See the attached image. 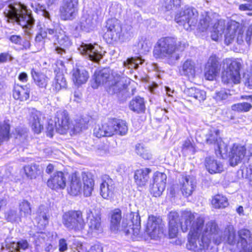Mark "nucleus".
I'll use <instances>...</instances> for the list:
<instances>
[{
    "instance_id": "obj_1",
    "label": "nucleus",
    "mask_w": 252,
    "mask_h": 252,
    "mask_svg": "<svg viewBox=\"0 0 252 252\" xmlns=\"http://www.w3.org/2000/svg\"><path fill=\"white\" fill-rule=\"evenodd\" d=\"M185 44L173 37L159 39L155 47L153 53L157 58L165 59L169 64H174L180 59L178 51H183Z\"/></svg>"
},
{
    "instance_id": "obj_2",
    "label": "nucleus",
    "mask_w": 252,
    "mask_h": 252,
    "mask_svg": "<svg viewBox=\"0 0 252 252\" xmlns=\"http://www.w3.org/2000/svg\"><path fill=\"white\" fill-rule=\"evenodd\" d=\"M3 13L8 20L15 21L24 29H31L34 24V20L30 12L20 2L7 1Z\"/></svg>"
},
{
    "instance_id": "obj_3",
    "label": "nucleus",
    "mask_w": 252,
    "mask_h": 252,
    "mask_svg": "<svg viewBox=\"0 0 252 252\" xmlns=\"http://www.w3.org/2000/svg\"><path fill=\"white\" fill-rule=\"evenodd\" d=\"M128 127L125 121L117 119H108L97 125L94 130V135L98 138L111 136L114 134L125 135Z\"/></svg>"
},
{
    "instance_id": "obj_4",
    "label": "nucleus",
    "mask_w": 252,
    "mask_h": 252,
    "mask_svg": "<svg viewBox=\"0 0 252 252\" xmlns=\"http://www.w3.org/2000/svg\"><path fill=\"white\" fill-rule=\"evenodd\" d=\"M223 71L222 74V81L227 85L238 84L241 82L240 71L242 65L241 62L231 59L227 58L223 61Z\"/></svg>"
},
{
    "instance_id": "obj_5",
    "label": "nucleus",
    "mask_w": 252,
    "mask_h": 252,
    "mask_svg": "<svg viewBox=\"0 0 252 252\" xmlns=\"http://www.w3.org/2000/svg\"><path fill=\"white\" fill-rule=\"evenodd\" d=\"M62 222L68 230L78 232L84 229L86 223L83 213L80 210L65 212L62 217Z\"/></svg>"
},
{
    "instance_id": "obj_6",
    "label": "nucleus",
    "mask_w": 252,
    "mask_h": 252,
    "mask_svg": "<svg viewBox=\"0 0 252 252\" xmlns=\"http://www.w3.org/2000/svg\"><path fill=\"white\" fill-rule=\"evenodd\" d=\"M198 13L195 8L188 7L182 10L175 15V21L186 30L195 27L198 21Z\"/></svg>"
},
{
    "instance_id": "obj_7",
    "label": "nucleus",
    "mask_w": 252,
    "mask_h": 252,
    "mask_svg": "<svg viewBox=\"0 0 252 252\" xmlns=\"http://www.w3.org/2000/svg\"><path fill=\"white\" fill-rule=\"evenodd\" d=\"M204 141L209 145H215L216 154L217 156L223 158V154L227 151V145L222 141L220 135V130L214 127H210L205 134Z\"/></svg>"
},
{
    "instance_id": "obj_8",
    "label": "nucleus",
    "mask_w": 252,
    "mask_h": 252,
    "mask_svg": "<svg viewBox=\"0 0 252 252\" xmlns=\"http://www.w3.org/2000/svg\"><path fill=\"white\" fill-rule=\"evenodd\" d=\"M141 220L138 212H131L122 222V230L126 234L131 233L134 235L139 234L141 227Z\"/></svg>"
},
{
    "instance_id": "obj_9",
    "label": "nucleus",
    "mask_w": 252,
    "mask_h": 252,
    "mask_svg": "<svg viewBox=\"0 0 252 252\" xmlns=\"http://www.w3.org/2000/svg\"><path fill=\"white\" fill-rule=\"evenodd\" d=\"M56 130L61 134H66L71 131L72 124L70 123L67 112L64 110L58 111L54 118Z\"/></svg>"
},
{
    "instance_id": "obj_10",
    "label": "nucleus",
    "mask_w": 252,
    "mask_h": 252,
    "mask_svg": "<svg viewBox=\"0 0 252 252\" xmlns=\"http://www.w3.org/2000/svg\"><path fill=\"white\" fill-rule=\"evenodd\" d=\"M244 31L239 26V24L232 22L228 24L225 32L224 42L228 45L233 41L235 37L237 36L236 41L238 44H242L244 42Z\"/></svg>"
},
{
    "instance_id": "obj_11",
    "label": "nucleus",
    "mask_w": 252,
    "mask_h": 252,
    "mask_svg": "<svg viewBox=\"0 0 252 252\" xmlns=\"http://www.w3.org/2000/svg\"><path fill=\"white\" fill-rule=\"evenodd\" d=\"M78 0H63L60 8L61 17L63 20L73 19L78 11Z\"/></svg>"
},
{
    "instance_id": "obj_12",
    "label": "nucleus",
    "mask_w": 252,
    "mask_h": 252,
    "mask_svg": "<svg viewBox=\"0 0 252 252\" xmlns=\"http://www.w3.org/2000/svg\"><path fill=\"white\" fill-rule=\"evenodd\" d=\"M86 215V219L88 220L89 232L92 233H99L102 232L103 228L99 211L94 213L91 209H87Z\"/></svg>"
},
{
    "instance_id": "obj_13",
    "label": "nucleus",
    "mask_w": 252,
    "mask_h": 252,
    "mask_svg": "<svg viewBox=\"0 0 252 252\" xmlns=\"http://www.w3.org/2000/svg\"><path fill=\"white\" fill-rule=\"evenodd\" d=\"M78 50L81 54L94 62H99L103 56L102 49L98 45L94 46L91 44L82 43L78 47Z\"/></svg>"
},
{
    "instance_id": "obj_14",
    "label": "nucleus",
    "mask_w": 252,
    "mask_h": 252,
    "mask_svg": "<svg viewBox=\"0 0 252 252\" xmlns=\"http://www.w3.org/2000/svg\"><path fill=\"white\" fill-rule=\"evenodd\" d=\"M252 154L246 153L245 146L234 144L229 153V161L232 166H235L240 163L245 156L250 157Z\"/></svg>"
},
{
    "instance_id": "obj_15",
    "label": "nucleus",
    "mask_w": 252,
    "mask_h": 252,
    "mask_svg": "<svg viewBox=\"0 0 252 252\" xmlns=\"http://www.w3.org/2000/svg\"><path fill=\"white\" fill-rule=\"evenodd\" d=\"M56 36L58 44L60 45L55 48L56 52L63 58L67 60H68L69 58L65 55L66 54V49L69 47L72 44L70 38L66 32L62 30H60Z\"/></svg>"
},
{
    "instance_id": "obj_16",
    "label": "nucleus",
    "mask_w": 252,
    "mask_h": 252,
    "mask_svg": "<svg viewBox=\"0 0 252 252\" xmlns=\"http://www.w3.org/2000/svg\"><path fill=\"white\" fill-rule=\"evenodd\" d=\"M167 176L165 173L156 172L153 176V184L151 189V192L155 197L161 195L165 189Z\"/></svg>"
},
{
    "instance_id": "obj_17",
    "label": "nucleus",
    "mask_w": 252,
    "mask_h": 252,
    "mask_svg": "<svg viewBox=\"0 0 252 252\" xmlns=\"http://www.w3.org/2000/svg\"><path fill=\"white\" fill-rule=\"evenodd\" d=\"M220 65L219 58L216 55L209 58L205 68V77L208 80H213L220 71Z\"/></svg>"
},
{
    "instance_id": "obj_18",
    "label": "nucleus",
    "mask_w": 252,
    "mask_h": 252,
    "mask_svg": "<svg viewBox=\"0 0 252 252\" xmlns=\"http://www.w3.org/2000/svg\"><path fill=\"white\" fill-rule=\"evenodd\" d=\"M127 87L125 78L120 75H116L113 76L109 81L107 90L111 94H123L126 92Z\"/></svg>"
},
{
    "instance_id": "obj_19",
    "label": "nucleus",
    "mask_w": 252,
    "mask_h": 252,
    "mask_svg": "<svg viewBox=\"0 0 252 252\" xmlns=\"http://www.w3.org/2000/svg\"><path fill=\"white\" fill-rule=\"evenodd\" d=\"M113 77V75H110L109 70L107 68L95 71L93 78L94 80V83L92 84L93 88L96 89L99 85H104L107 88L109 81Z\"/></svg>"
},
{
    "instance_id": "obj_20",
    "label": "nucleus",
    "mask_w": 252,
    "mask_h": 252,
    "mask_svg": "<svg viewBox=\"0 0 252 252\" xmlns=\"http://www.w3.org/2000/svg\"><path fill=\"white\" fill-rule=\"evenodd\" d=\"M217 17L216 14L206 11L202 12L198 25L199 30L202 32L211 31L214 23L217 21Z\"/></svg>"
},
{
    "instance_id": "obj_21",
    "label": "nucleus",
    "mask_w": 252,
    "mask_h": 252,
    "mask_svg": "<svg viewBox=\"0 0 252 252\" xmlns=\"http://www.w3.org/2000/svg\"><path fill=\"white\" fill-rule=\"evenodd\" d=\"M195 179L190 176H183L180 180V188L183 195L189 196L196 188Z\"/></svg>"
},
{
    "instance_id": "obj_22",
    "label": "nucleus",
    "mask_w": 252,
    "mask_h": 252,
    "mask_svg": "<svg viewBox=\"0 0 252 252\" xmlns=\"http://www.w3.org/2000/svg\"><path fill=\"white\" fill-rule=\"evenodd\" d=\"M47 186L53 189H63L66 185V177L61 171L55 172L48 179Z\"/></svg>"
},
{
    "instance_id": "obj_23",
    "label": "nucleus",
    "mask_w": 252,
    "mask_h": 252,
    "mask_svg": "<svg viewBox=\"0 0 252 252\" xmlns=\"http://www.w3.org/2000/svg\"><path fill=\"white\" fill-rule=\"evenodd\" d=\"M161 220L154 216L149 217L147 224V231L151 237H158L162 233L161 227Z\"/></svg>"
},
{
    "instance_id": "obj_24",
    "label": "nucleus",
    "mask_w": 252,
    "mask_h": 252,
    "mask_svg": "<svg viewBox=\"0 0 252 252\" xmlns=\"http://www.w3.org/2000/svg\"><path fill=\"white\" fill-rule=\"evenodd\" d=\"M120 26L118 21L116 19H111L107 21L105 30L106 31L104 34V38L108 40H112L115 35L119 33Z\"/></svg>"
},
{
    "instance_id": "obj_25",
    "label": "nucleus",
    "mask_w": 252,
    "mask_h": 252,
    "mask_svg": "<svg viewBox=\"0 0 252 252\" xmlns=\"http://www.w3.org/2000/svg\"><path fill=\"white\" fill-rule=\"evenodd\" d=\"M183 92L189 101L198 100L201 102L206 98V92L195 87L186 88Z\"/></svg>"
},
{
    "instance_id": "obj_26",
    "label": "nucleus",
    "mask_w": 252,
    "mask_h": 252,
    "mask_svg": "<svg viewBox=\"0 0 252 252\" xmlns=\"http://www.w3.org/2000/svg\"><path fill=\"white\" fill-rule=\"evenodd\" d=\"M41 113L35 109H32L30 112V124L32 129L36 133H39L43 126L41 122Z\"/></svg>"
},
{
    "instance_id": "obj_27",
    "label": "nucleus",
    "mask_w": 252,
    "mask_h": 252,
    "mask_svg": "<svg viewBox=\"0 0 252 252\" xmlns=\"http://www.w3.org/2000/svg\"><path fill=\"white\" fill-rule=\"evenodd\" d=\"M31 85L27 84L25 86L15 85L13 89V96L17 100L24 101L30 97Z\"/></svg>"
},
{
    "instance_id": "obj_28",
    "label": "nucleus",
    "mask_w": 252,
    "mask_h": 252,
    "mask_svg": "<svg viewBox=\"0 0 252 252\" xmlns=\"http://www.w3.org/2000/svg\"><path fill=\"white\" fill-rule=\"evenodd\" d=\"M72 80L76 85L85 84L89 78V73L82 67H76L73 69Z\"/></svg>"
},
{
    "instance_id": "obj_29",
    "label": "nucleus",
    "mask_w": 252,
    "mask_h": 252,
    "mask_svg": "<svg viewBox=\"0 0 252 252\" xmlns=\"http://www.w3.org/2000/svg\"><path fill=\"white\" fill-rule=\"evenodd\" d=\"M251 243L252 237L250 231L247 229L240 230L238 231V244H240L242 248L246 250L248 246H249L248 249L252 248Z\"/></svg>"
},
{
    "instance_id": "obj_30",
    "label": "nucleus",
    "mask_w": 252,
    "mask_h": 252,
    "mask_svg": "<svg viewBox=\"0 0 252 252\" xmlns=\"http://www.w3.org/2000/svg\"><path fill=\"white\" fill-rule=\"evenodd\" d=\"M225 21L223 20H218L214 23L210 32H212L211 37L213 40L218 41L221 37L222 34L224 32L225 27Z\"/></svg>"
},
{
    "instance_id": "obj_31",
    "label": "nucleus",
    "mask_w": 252,
    "mask_h": 252,
    "mask_svg": "<svg viewBox=\"0 0 252 252\" xmlns=\"http://www.w3.org/2000/svg\"><path fill=\"white\" fill-rule=\"evenodd\" d=\"M151 172V170L148 168L136 170L134 176L136 184L140 187L145 186L149 179V174Z\"/></svg>"
},
{
    "instance_id": "obj_32",
    "label": "nucleus",
    "mask_w": 252,
    "mask_h": 252,
    "mask_svg": "<svg viewBox=\"0 0 252 252\" xmlns=\"http://www.w3.org/2000/svg\"><path fill=\"white\" fill-rule=\"evenodd\" d=\"M6 239L5 241L4 245L6 248L11 252H23L29 248V243L27 240H21L17 243L14 242H8ZM3 244L2 247H3Z\"/></svg>"
},
{
    "instance_id": "obj_33",
    "label": "nucleus",
    "mask_w": 252,
    "mask_h": 252,
    "mask_svg": "<svg viewBox=\"0 0 252 252\" xmlns=\"http://www.w3.org/2000/svg\"><path fill=\"white\" fill-rule=\"evenodd\" d=\"M205 165L206 169L211 174L220 173L223 170L222 164L211 157L206 158Z\"/></svg>"
},
{
    "instance_id": "obj_34",
    "label": "nucleus",
    "mask_w": 252,
    "mask_h": 252,
    "mask_svg": "<svg viewBox=\"0 0 252 252\" xmlns=\"http://www.w3.org/2000/svg\"><path fill=\"white\" fill-rule=\"evenodd\" d=\"M110 228L112 231H122V225L120 226V222L122 220V213L119 209L112 210L110 213Z\"/></svg>"
},
{
    "instance_id": "obj_35",
    "label": "nucleus",
    "mask_w": 252,
    "mask_h": 252,
    "mask_svg": "<svg viewBox=\"0 0 252 252\" xmlns=\"http://www.w3.org/2000/svg\"><path fill=\"white\" fill-rule=\"evenodd\" d=\"M32 77L35 84L40 88H45L49 81V78L43 73L36 71L32 69L31 71Z\"/></svg>"
},
{
    "instance_id": "obj_36",
    "label": "nucleus",
    "mask_w": 252,
    "mask_h": 252,
    "mask_svg": "<svg viewBox=\"0 0 252 252\" xmlns=\"http://www.w3.org/2000/svg\"><path fill=\"white\" fill-rule=\"evenodd\" d=\"M180 72L182 75L188 77H194L195 74L194 62L191 60H187L183 63L181 69H180Z\"/></svg>"
},
{
    "instance_id": "obj_37",
    "label": "nucleus",
    "mask_w": 252,
    "mask_h": 252,
    "mask_svg": "<svg viewBox=\"0 0 252 252\" xmlns=\"http://www.w3.org/2000/svg\"><path fill=\"white\" fill-rule=\"evenodd\" d=\"M129 107L131 110L137 113L144 112L145 105L143 98L140 96L133 98L129 102Z\"/></svg>"
},
{
    "instance_id": "obj_38",
    "label": "nucleus",
    "mask_w": 252,
    "mask_h": 252,
    "mask_svg": "<svg viewBox=\"0 0 252 252\" xmlns=\"http://www.w3.org/2000/svg\"><path fill=\"white\" fill-rule=\"evenodd\" d=\"M10 129V121L9 120H4L0 122V144L9 139Z\"/></svg>"
},
{
    "instance_id": "obj_39",
    "label": "nucleus",
    "mask_w": 252,
    "mask_h": 252,
    "mask_svg": "<svg viewBox=\"0 0 252 252\" xmlns=\"http://www.w3.org/2000/svg\"><path fill=\"white\" fill-rule=\"evenodd\" d=\"M67 83L64 75L62 72H58L56 75L52 88L54 92H57L66 87Z\"/></svg>"
},
{
    "instance_id": "obj_40",
    "label": "nucleus",
    "mask_w": 252,
    "mask_h": 252,
    "mask_svg": "<svg viewBox=\"0 0 252 252\" xmlns=\"http://www.w3.org/2000/svg\"><path fill=\"white\" fill-rule=\"evenodd\" d=\"M82 189V183L79 177L76 174L72 175L70 184L69 193L76 195L80 192Z\"/></svg>"
},
{
    "instance_id": "obj_41",
    "label": "nucleus",
    "mask_w": 252,
    "mask_h": 252,
    "mask_svg": "<svg viewBox=\"0 0 252 252\" xmlns=\"http://www.w3.org/2000/svg\"><path fill=\"white\" fill-rule=\"evenodd\" d=\"M90 119L91 118L89 117H85L77 120L75 124L74 125H72L71 131L73 133H78L82 130V129L86 128Z\"/></svg>"
},
{
    "instance_id": "obj_42",
    "label": "nucleus",
    "mask_w": 252,
    "mask_h": 252,
    "mask_svg": "<svg viewBox=\"0 0 252 252\" xmlns=\"http://www.w3.org/2000/svg\"><path fill=\"white\" fill-rule=\"evenodd\" d=\"M212 204L214 208L220 209L227 207L228 205V202L225 196L221 194H217L213 197Z\"/></svg>"
},
{
    "instance_id": "obj_43",
    "label": "nucleus",
    "mask_w": 252,
    "mask_h": 252,
    "mask_svg": "<svg viewBox=\"0 0 252 252\" xmlns=\"http://www.w3.org/2000/svg\"><path fill=\"white\" fill-rule=\"evenodd\" d=\"M49 216L47 215L46 211H41L39 208L37 216L35 218V221L38 224V226L40 228L45 227L48 224Z\"/></svg>"
},
{
    "instance_id": "obj_44",
    "label": "nucleus",
    "mask_w": 252,
    "mask_h": 252,
    "mask_svg": "<svg viewBox=\"0 0 252 252\" xmlns=\"http://www.w3.org/2000/svg\"><path fill=\"white\" fill-rule=\"evenodd\" d=\"M113 187L108 182L103 181L100 186V194L103 198L109 199L113 194Z\"/></svg>"
},
{
    "instance_id": "obj_45",
    "label": "nucleus",
    "mask_w": 252,
    "mask_h": 252,
    "mask_svg": "<svg viewBox=\"0 0 252 252\" xmlns=\"http://www.w3.org/2000/svg\"><path fill=\"white\" fill-rule=\"evenodd\" d=\"M94 25L92 17L89 15H83L80 21V27L82 30L89 32L92 29Z\"/></svg>"
},
{
    "instance_id": "obj_46",
    "label": "nucleus",
    "mask_w": 252,
    "mask_h": 252,
    "mask_svg": "<svg viewBox=\"0 0 252 252\" xmlns=\"http://www.w3.org/2000/svg\"><path fill=\"white\" fill-rule=\"evenodd\" d=\"M223 235H222V237H224L223 241L225 240L226 237H227L226 241L229 244L233 245L236 243L237 240L235 230L233 226H229L226 228L224 230Z\"/></svg>"
},
{
    "instance_id": "obj_47",
    "label": "nucleus",
    "mask_w": 252,
    "mask_h": 252,
    "mask_svg": "<svg viewBox=\"0 0 252 252\" xmlns=\"http://www.w3.org/2000/svg\"><path fill=\"white\" fill-rule=\"evenodd\" d=\"M144 62V60L141 59L139 57H132L128 58L126 61L124 62L123 64L124 66L128 68L137 69L139 67V64H141Z\"/></svg>"
},
{
    "instance_id": "obj_48",
    "label": "nucleus",
    "mask_w": 252,
    "mask_h": 252,
    "mask_svg": "<svg viewBox=\"0 0 252 252\" xmlns=\"http://www.w3.org/2000/svg\"><path fill=\"white\" fill-rule=\"evenodd\" d=\"M24 171L27 176L31 179L35 178L40 173L39 166L35 164L25 166Z\"/></svg>"
},
{
    "instance_id": "obj_49",
    "label": "nucleus",
    "mask_w": 252,
    "mask_h": 252,
    "mask_svg": "<svg viewBox=\"0 0 252 252\" xmlns=\"http://www.w3.org/2000/svg\"><path fill=\"white\" fill-rule=\"evenodd\" d=\"M19 211L21 216L27 218L31 215V204L27 200H23L19 204Z\"/></svg>"
},
{
    "instance_id": "obj_50",
    "label": "nucleus",
    "mask_w": 252,
    "mask_h": 252,
    "mask_svg": "<svg viewBox=\"0 0 252 252\" xmlns=\"http://www.w3.org/2000/svg\"><path fill=\"white\" fill-rule=\"evenodd\" d=\"M252 108V104L248 102L238 103L231 106L232 110L239 112H247L250 111Z\"/></svg>"
},
{
    "instance_id": "obj_51",
    "label": "nucleus",
    "mask_w": 252,
    "mask_h": 252,
    "mask_svg": "<svg viewBox=\"0 0 252 252\" xmlns=\"http://www.w3.org/2000/svg\"><path fill=\"white\" fill-rule=\"evenodd\" d=\"M136 153L145 159H150L152 158V155L149 150L141 144H138L136 146Z\"/></svg>"
},
{
    "instance_id": "obj_52",
    "label": "nucleus",
    "mask_w": 252,
    "mask_h": 252,
    "mask_svg": "<svg viewBox=\"0 0 252 252\" xmlns=\"http://www.w3.org/2000/svg\"><path fill=\"white\" fill-rule=\"evenodd\" d=\"M230 92L229 90L221 89L216 91L213 97L217 102L222 101L231 95Z\"/></svg>"
},
{
    "instance_id": "obj_53",
    "label": "nucleus",
    "mask_w": 252,
    "mask_h": 252,
    "mask_svg": "<svg viewBox=\"0 0 252 252\" xmlns=\"http://www.w3.org/2000/svg\"><path fill=\"white\" fill-rule=\"evenodd\" d=\"M187 211L183 212L182 213V215L181 216V219H179V214L176 212H171L168 215V219H169V223L172 224H176L177 225L180 224V226L181 227V223L182 222H184V220L183 219V214L185 212H187Z\"/></svg>"
},
{
    "instance_id": "obj_54",
    "label": "nucleus",
    "mask_w": 252,
    "mask_h": 252,
    "mask_svg": "<svg viewBox=\"0 0 252 252\" xmlns=\"http://www.w3.org/2000/svg\"><path fill=\"white\" fill-rule=\"evenodd\" d=\"M22 218L23 217L21 216L20 212L17 213L16 210H11L7 213V220L9 221L18 222L21 221Z\"/></svg>"
},
{
    "instance_id": "obj_55",
    "label": "nucleus",
    "mask_w": 252,
    "mask_h": 252,
    "mask_svg": "<svg viewBox=\"0 0 252 252\" xmlns=\"http://www.w3.org/2000/svg\"><path fill=\"white\" fill-rule=\"evenodd\" d=\"M138 47L142 50V53L149 52L152 47L151 41L146 37H142L138 43Z\"/></svg>"
},
{
    "instance_id": "obj_56",
    "label": "nucleus",
    "mask_w": 252,
    "mask_h": 252,
    "mask_svg": "<svg viewBox=\"0 0 252 252\" xmlns=\"http://www.w3.org/2000/svg\"><path fill=\"white\" fill-rule=\"evenodd\" d=\"M122 35L125 38L128 39L132 34V27L131 25L127 23L124 24L122 27H120Z\"/></svg>"
},
{
    "instance_id": "obj_57",
    "label": "nucleus",
    "mask_w": 252,
    "mask_h": 252,
    "mask_svg": "<svg viewBox=\"0 0 252 252\" xmlns=\"http://www.w3.org/2000/svg\"><path fill=\"white\" fill-rule=\"evenodd\" d=\"M33 10L38 14H40L44 17L49 19L50 14L48 11H47L44 6L40 5L39 4H35V7L33 6Z\"/></svg>"
},
{
    "instance_id": "obj_58",
    "label": "nucleus",
    "mask_w": 252,
    "mask_h": 252,
    "mask_svg": "<svg viewBox=\"0 0 252 252\" xmlns=\"http://www.w3.org/2000/svg\"><path fill=\"white\" fill-rule=\"evenodd\" d=\"M181 0H170L166 3L165 8L167 11L176 9L181 6Z\"/></svg>"
},
{
    "instance_id": "obj_59",
    "label": "nucleus",
    "mask_w": 252,
    "mask_h": 252,
    "mask_svg": "<svg viewBox=\"0 0 252 252\" xmlns=\"http://www.w3.org/2000/svg\"><path fill=\"white\" fill-rule=\"evenodd\" d=\"M82 177L84 185L85 184L90 186H94L93 175L91 173L83 172L82 174Z\"/></svg>"
},
{
    "instance_id": "obj_60",
    "label": "nucleus",
    "mask_w": 252,
    "mask_h": 252,
    "mask_svg": "<svg viewBox=\"0 0 252 252\" xmlns=\"http://www.w3.org/2000/svg\"><path fill=\"white\" fill-rule=\"evenodd\" d=\"M179 225L169 223V236L170 238H173L177 236L178 232Z\"/></svg>"
},
{
    "instance_id": "obj_61",
    "label": "nucleus",
    "mask_w": 252,
    "mask_h": 252,
    "mask_svg": "<svg viewBox=\"0 0 252 252\" xmlns=\"http://www.w3.org/2000/svg\"><path fill=\"white\" fill-rule=\"evenodd\" d=\"M245 85L250 90H252V72L245 74L244 76Z\"/></svg>"
},
{
    "instance_id": "obj_62",
    "label": "nucleus",
    "mask_w": 252,
    "mask_h": 252,
    "mask_svg": "<svg viewBox=\"0 0 252 252\" xmlns=\"http://www.w3.org/2000/svg\"><path fill=\"white\" fill-rule=\"evenodd\" d=\"M43 39L42 36L37 34L35 38V46L37 47L38 50L42 49L43 45Z\"/></svg>"
},
{
    "instance_id": "obj_63",
    "label": "nucleus",
    "mask_w": 252,
    "mask_h": 252,
    "mask_svg": "<svg viewBox=\"0 0 252 252\" xmlns=\"http://www.w3.org/2000/svg\"><path fill=\"white\" fill-rule=\"evenodd\" d=\"M8 39L12 43L16 45H21L22 38L20 35H12L8 37Z\"/></svg>"
},
{
    "instance_id": "obj_64",
    "label": "nucleus",
    "mask_w": 252,
    "mask_h": 252,
    "mask_svg": "<svg viewBox=\"0 0 252 252\" xmlns=\"http://www.w3.org/2000/svg\"><path fill=\"white\" fill-rule=\"evenodd\" d=\"M182 148L183 152L188 151L192 152L193 151V145L189 140H186L184 142Z\"/></svg>"
}]
</instances>
